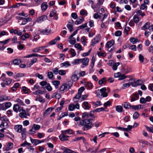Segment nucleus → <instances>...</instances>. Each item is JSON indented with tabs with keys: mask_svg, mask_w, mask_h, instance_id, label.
<instances>
[{
	"mask_svg": "<svg viewBox=\"0 0 153 153\" xmlns=\"http://www.w3.org/2000/svg\"><path fill=\"white\" fill-rule=\"evenodd\" d=\"M24 76V74L23 73H18L13 76L15 79H17L19 77H22Z\"/></svg>",
	"mask_w": 153,
	"mask_h": 153,
	"instance_id": "4c0bfd02",
	"label": "nucleus"
},
{
	"mask_svg": "<svg viewBox=\"0 0 153 153\" xmlns=\"http://www.w3.org/2000/svg\"><path fill=\"white\" fill-rule=\"evenodd\" d=\"M106 78L105 77H103L102 78L101 80L99 81L98 83L100 85H102L103 82H106Z\"/></svg>",
	"mask_w": 153,
	"mask_h": 153,
	"instance_id": "864d4df0",
	"label": "nucleus"
},
{
	"mask_svg": "<svg viewBox=\"0 0 153 153\" xmlns=\"http://www.w3.org/2000/svg\"><path fill=\"white\" fill-rule=\"evenodd\" d=\"M106 89L105 87L99 90L98 89L95 91V93L97 94L98 92H100L103 97H106L108 96V94L106 92Z\"/></svg>",
	"mask_w": 153,
	"mask_h": 153,
	"instance_id": "39448f33",
	"label": "nucleus"
},
{
	"mask_svg": "<svg viewBox=\"0 0 153 153\" xmlns=\"http://www.w3.org/2000/svg\"><path fill=\"white\" fill-rule=\"evenodd\" d=\"M94 19H97L98 18L100 19L101 15L98 14L97 13H94Z\"/></svg>",
	"mask_w": 153,
	"mask_h": 153,
	"instance_id": "69168bd1",
	"label": "nucleus"
},
{
	"mask_svg": "<svg viewBox=\"0 0 153 153\" xmlns=\"http://www.w3.org/2000/svg\"><path fill=\"white\" fill-rule=\"evenodd\" d=\"M31 20L32 19L30 17L25 18L22 20L21 25H25L26 24L27 22H30Z\"/></svg>",
	"mask_w": 153,
	"mask_h": 153,
	"instance_id": "5701e85b",
	"label": "nucleus"
},
{
	"mask_svg": "<svg viewBox=\"0 0 153 153\" xmlns=\"http://www.w3.org/2000/svg\"><path fill=\"white\" fill-rule=\"evenodd\" d=\"M61 133L63 134H72L73 131L71 129H68L66 130L62 131Z\"/></svg>",
	"mask_w": 153,
	"mask_h": 153,
	"instance_id": "393cba45",
	"label": "nucleus"
},
{
	"mask_svg": "<svg viewBox=\"0 0 153 153\" xmlns=\"http://www.w3.org/2000/svg\"><path fill=\"white\" fill-rule=\"evenodd\" d=\"M123 107L121 105H118L116 107V110L118 112L121 113L123 111Z\"/></svg>",
	"mask_w": 153,
	"mask_h": 153,
	"instance_id": "f704fd0d",
	"label": "nucleus"
},
{
	"mask_svg": "<svg viewBox=\"0 0 153 153\" xmlns=\"http://www.w3.org/2000/svg\"><path fill=\"white\" fill-rule=\"evenodd\" d=\"M139 114L137 112H135L133 114V118L134 119H137L139 116Z\"/></svg>",
	"mask_w": 153,
	"mask_h": 153,
	"instance_id": "49530a36",
	"label": "nucleus"
},
{
	"mask_svg": "<svg viewBox=\"0 0 153 153\" xmlns=\"http://www.w3.org/2000/svg\"><path fill=\"white\" fill-rule=\"evenodd\" d=\"M94 112V111H91L89 113L87 112H84L82 114V117L83 120H85L86 119H89V117L95 118L96 117L92 113Z\"/></svg>",
	"mask_w": 153,
	"mask_h": 153,
	"instance_id": "f03ea898",
	"label": "nucleus"
},
{
	"mask_svg": "<svg viewBox=\"0 0 153 153\" xmlns=\"http://www.w3.org/2000/svg\"><path fill=\"white\" fill-rule=\"evenodd\" d=\"M40 34L43 35H48L50 33L51 29L49 28H46L45 29H42L39 31Z\"/></svg>",
	"mask_w": 153,
	"mask_h": 153,
	"instance_id": "6e6552de",
	"label": "nucleus"
},
{
	"mask_svg": "<svg viewBox=\"0 0 153 153\" xmlns=\"http://www.w3.org/2000/svg\"><path fill=\"white\" fill-rule=\"evenodd\" d=\"M57 14L55 10H52L50 14V17H55V16Z\"/></svg>",
	"mask_w": 153,
	"mask_h": 153,
	"instance_id": "79ce46f5",
	"label": "nucleus"
},
{
	"mask_svg": "<svg viewBox=\"0 0 153 153\" xmlns=\"http://www.w3.org/2000/svg\"><path fill=\"white\" fill-rule=\"evenodd\" d=\"M69 39H70L69 40V42L71 44L74 45L76 41L75 38H69Z\"/></svg>",
	"mask_w": 153,
	"mask_h": 153,
	"instance_id": "3c124183",
	"label": "nucleus"
},
{
	"mask_svg": "<svg viewBox=\"0 0 153 153\" xmlns=\"http://www.w3.org/2000/svg\"><path fill=\"white\" fill-rule=\"evenodd\" d=\"M76 71H75L71 77V79L74 81H76L79 79V77H78L76 74Z\"/></svg>",
	"mask_w": 153,
	"mask_h": 153,
	"instance_id": "a878e982",
	"label": "nucleus"
},
{
	"mask_svg": "<svg viewBox=\"0 0 153 153\" xmlns=\"http://www.w3.org/2000/svg\"><path fill=\"white\" fill-rule=\"evenodd\" d=\"M45 88L48 91H51L52 90V87L49 83H48L47 84V85L45 87Z\"/></svg>",
	"mask_w": 153,
	"mask_h": 153,
	"instance_id": "a18cd8bd",
	"label": "nucleus"
},
{
	"mask_svg": "<svg viewBox=\"0 0 153 153\" xmlns=\"http://www.w3.org/2000/svg\"><path fill=\"white\" fill-rule=\"evenodd\" d=\"M126 77H127L124 74H120V75L119 76V80H122L125 79Z\"/></svg>",
	"mask_w": 153,
	"mask_h": 153,
	"instance_id": "338daca9",
	"label": "nucleus"
},
{
	"mask_svg": "<svg viewBox=\"0 0 153 153\" xmlns=\"http://www.w3.org/2000/svg\"><path fill=\"white\" fill-rule=\"evenodd\" d=\"M142 82V81L140 80H138L136 81H134L131 83V85L133 87H135L137 85H140Z\"/></svg>",
	"mask_w": 153,
	"mask_h": 153,
	"instance_id": "4468645a",
	"label": "nucleus"
},
{
	"mask_svg": "<svg viewBox=\"0 0 153 153\" xmlns=\"http://www.w3.org/2000/svg\"><path fill=\"white\" fill-rule=\"evenodd\" d=\"M52 83L55 86L56 89L58 88V86L60 84V82L59 81L55 80L52 82Z\"/></svg>",
	"mask_w": 153,
	"mask_h": 153,
	"instance_id": "bb28decb",
	"label": "nucleus"
},
{
	"mask_svg": "<svg viewBox=\"0 0 153 153\" xmlns=\"http://www.w3.org/2000/svg\"><path fill=\"white\" fill-rule=\"evenodd\" d=\"M0 120L1 121V123L0 125L1 128L7 127H8V124L7 122L8 121V119L6 116H4L1 117L0 119Z\"/></svg>",
	"mask_w": 153,
	"mask_h": 153,
	"instance_id": "7ed1b4c3",
	"label": "nucleus"
},
{
	"mask_svg": "<svg viewBox=\"0 0 153 153\" xmlns=\"http://www.w3.org/2000/svg\"><path fill=\"white\" fill-rule=\"evenodd\" d=\"M82 106L83 108L85 107V109L88 110L91 107V105H90L88 102H84L82 104Z\"/></svg>",
	"mask_w": 153,
	"mask_h": 153,
	"instance_id": "aec40b11",
	"label": "nucleus"
},
{
	"mask_svg": "<svg viewBox=\"0 0 153 153\" xmlns=\"http://www.w3.org/2000/svg\"><path fill=\"white\" fill-rule=\"evenodd\" d=\"M149 26L150 23L149 22H147L141 27V29L143 30H146L149 28Z\"/></svg>",
	"mask_w": 153,
	"mask_h": 153,
	"instance_id": "7c9ffc66",
	"label": "nucleus"
},
{
	"mask_svg": "<svg viewBox=\"0 0 153 153\" xmlns=\"http://www.w3.org/2000/svg\"><path fill=\"white\" fill-rule=\"evenodd\" d=\"M3 81L6 85H8L11 84L12 80L9 78H7L3 79Z\"/></svg>",
	"mask_w": 153,
	"mask_h": 153,
	"instance_id": "a211bd4d",
	"label": "nucleus"
},
{
	"mask_svg": "<svg viewBox=\"0 0 153 153\" xmlns=\"http://www.w3.org/2000/svg\"><path fill=\"white\" fill-rule=\"evenodd\" d=\"M75 108V105L74 104H70L68 107V110L70 111H73Z\"/></svg>",
	"mask_w": 153,
	"mask_h": 153,
	"instance_id": "ea45409f",
	"label": "nucleus"
},
{
	"mask_svg": "<svg viewBox=\"0 0 153 153\" xmlns=\"http://www.w3.org/2000/svg\"><path fill=\"white\" fill-rule=\"evenodd\" d=\"M120 64V63L119 62H116L113 65V68L114 70H116L117 69V66Z\"/></svg>",
	"mask_w": 153,
	"mask_h": 153,
	"instance_id": "09e8293b",
	"label": "nucleus"
},
{
	"mask_svg": "<svg viewBox=\"0 0 153 153\" xmlns=\"http://www.w3.org/2000/svg\"><path fill=\"white\" fill-rule=\"evenodd\" d=\"M139 61L141 62H144V57L143 55L141 54H140L139 56Z\"/></svg>",
	"mask_w": 153,
	"mask_h": 153,
	"instance_id": "680f3d73",
	"label": "nucleus"
},
{
	"mask_svg": "<svg viewBox=\"0 0 153 153\" xmlns=\"http://www.w3.org/2000/svg\"><path fill=\"white\" fill-rule=\"evenodd\" d=\"M74 47L79 51H81L83 50V49L82 48V46L79 43H77L75 44Z\"/></svg>",
	"mask_w": 153,
	"mask_h": 153,
	"instance_id": "c9c22d12",
	"label": "nucleus"
},
{
	"mask_svg": "<svg viewBox=\"0 0 153 153\" xmlns=\"http://www.w3.org/2000/svg\"><path fill=\"white\" fill-rule=\"evenodd\" d=\"M69 137V136L65 135V134H63L62 133V134L59 136V137L61 140L64 141L68 140V138Z\"/></svg>",
	"mask_w": 153,
	"mask_h": 153,
	"instance_id": "f8f14e48",
	"label": "nucleus"
},
{
	"mask_svg": "<svg viewBox=\"0 0 153 153\" xmlns=\"http://www.w3.org/2000/svg\"><path fill=\"white\" fill-rule=\"evenodd\" d=\"M19 112H20L19 114V116L20 117L22 118H27V116H29L30 114H27L26 111L24 110L23 109H21L19 110Z\"/></svg>",
	"mask_w": 153,
	"mask_h": 153,
	"instance_id": "0eeeda50",
	"label": "nucleus"
},
{
	"mask_svg": "<svg viewBox=\"0 0 153 153\" xmlns=\"http://www.w3.org/2000/svg\"><path fill=\"white\" fill-rule=\"evenodd\" d=\"M14 129L16 132L18 133H21L22 131V126L20 125H15L14 127Z\"/></svg>",
	"mask_w": 153,
	"mask_h": 153,
	"instance_id": "9d476101",
	"label": "nucleus"
},
{
	"mask_svg": "<svg viewBox=\"0 0 153 153\" xmlns=\"http://www.w3.org/2000/svg\"><path fill=\"white\" fill-rule=\"evenodd\" d=\"M84 20V18L82 17H80V18L77 19L75 22V24L76 25H79L81 24Z\"/></svg>",
	"mask_w": 153,
	"mask_h": 153,
	"instance_id": "cd10ccee",
	"label": "nucleus"
},
{
	"mask_svg": "<svg viewBox=\"0 0 153 153\" xmlns=\"http://www.w3.org/2000/svg\"><path fill=\"white\" fill-rule=\"evenodd\" d=\"M46 47V46H42L33 49L32 51L35 53L38 52L42 51L43 48H45Z\"/></svg>",
	"mask_w": 153,
	"mask_h": 153,
	"instance_id": "b1692460",
	"label": "nucleus"
},
{
	"mask_svg": "<svg viewBox=\"0 0 153 153\" xmlns=\"http://www.w3.org/2000/svg\"><path fill=\"white\" fill-rule=\"evenodd\" d=\"M13 111L16 112H18V111L20 110V107L19 105L18 104H15L13 105Z\"/></svg>",
	"mask_w": 153,
	"mask_h": 153,
	"instance_id": "2f4dec72",
	"label": "nucleus"
},
{
	"mask_svg": "<svg viewBox=\"0 0 153 153\" xmlns=\"http://www.w3.org/2000/svg\"><path fill=\"white\" fill-rule=\"evenodd\" d=\"M3 101H6L7 100H10V97L9 96H7L6 95H2Z\"/></svg>",
	"mask_w": 153,
	"mask_h": 153,
	"instance_id": "603ef678",
	"label": "nucleus"
},
{
	"mask_svg": "<svg viewBox=\"0 0 153 153\" xmlns=\"http://www.w3.org/2000/svg\"><path fill=\"white\" fill-rule=\"evenodd\" d=\"M52 97L59 99L61 97V95L57 92H55L53 94Z\"/></svg>",
	"mask_w": 153,
	"mask_h": 153,
	"instance_id": "c85d7f7f",
	"label": "nucleus"
},
{
	"mask_svg": "<svg viewBox=\"0 0 153 153\" xmlns=\"http://www.w3.org/2000/svg\"><path fill=\"white\" fill-rule=\"evenodd\" d=\"M122 32L120 30H117L115 33V35L116 36H120L122 34Z\"/></svg>",
	"mask_w": 153,
	"mask_h": 153,
	"instance_id": "774afa93",
	"label": "nucleus"
},
{
	"mask_svg": "<svg viewBox=\"0 0 153 153\" xmlns=\"http://www.w3.org/2000/svg\"><path fill=\"white\" fill-rule=\"evenodd\" d=\"M73 25L70 24H68L67 25V27L70 32H71L73 30Z\"/></svg>",
	"mask_w": 153,
	"mask_h": 153,
	"instance_id": "a19ab883",
	"label": "nucleus"
},
{
	"mask_svg": "<svg viewBox=\"0 0 153 153\" xmlns=\"http://www.w3.org/2000/svg\"><path fill=\"white\" fill-rule=\"evenodd\" d=\"M130 41L133 44H134L137 42L138 39H135L134 38H131L130 39Z\"/></svg>",
	"mask_w": 153,
	"mask_h": 153,
	"instance_id": "0e129e2a",
	"label": "nucleus"
},
{
	"mask_svg": "<svg viewBox=\"0 0 153 153\" xmlns=\"http://www.w3.org/2000/svg\"><path fill=\"white\" fill-rule=\"evenodd\" d=\"M100 35H98L96 36L91 41V45L93 46L96 44L98 43L100 40Z\"/></svg>",
	"mask_w": 153,
	"mask_h": 153,
	"instance_id": "1a4fd4ad",
	"label": "nucleus"
},
{
	"mask_svg": "<svg viewBox=\"0 0 153 153\" xmlns=\"http://www.w3.org/2000/svg\"><path fill=\"white\" fill-rule=\"evenodd\" d=\"M16 102H18L19 104L21 105H25V104L23 101L19 98H17L16 100Z\"/></svg>",
	"mask_w": 153,
	"mask_h": 153,
	"instance_id": "de8ad7c7",
	"label": "nucleus"
},
{
	"mask_svg": "<svg viewBox=\"0 0 153 153\" xmlns=\"http://www.w3.org/2000/svg\"><path fill=\"white\" fill-rule=\"evenodd\" d=\"M91 119H86L85 120H82L80 121L79 125L82 126H84L87 130L91 128L93 126L92 123Z\"/></svg>",
	"mask_w": 153,
	"mask_h": 153,
	"instance_id": "f257e3e1",
	"label": "nucleus"
},
{
	"mask_svg": "<svg viewBox=\"0 0 153 153\" xmlns=\"http://www.w3.org/2000/svg\"><path fill=\"white\" fill-rule=\"evenodd\" d=\"M59 74L63 76L65 74L66 71L63 70H60L59 71Z\"/></svg>",
	"mask_w": 153,
	"mask_h": 153,
	"instance_id": "4d7b16f0",
	"label": "nucleus"
},
{
	"mask_svg": "<svg viewBox=\"0 0 153 153\" xmlns=\"http://www.w3.org/2000/svg\"><path fill=\"white\" fill-rule=\"evenodd\" d=\"M82 60L81 59H75L71 62V64L73 65H78L81 63Z\"/></svg>",
	"mask_w": 153,
	"mask_h": 153,
	"instance_id": "412c9836",
	"label": "nucleus"
},
{
	"mask_svg": "<svg viewBox=\"0 0 153 153\" xmlns=\"http://www.w3.org/2000/svg\"><path fill=\"white\" fill-rule=\"evenodd\" d=\"M133 19L134 21L136 23H138L139 21V17L137 15H135L134 16Z\"/></svg>",
	"mask_w": 153,
	"mask_h": 153,
	"instance_id": "e433bc0d",
	"label": "nucleus"
},
{
	"mask_svg": "<svg viewBox=\"0 0 153 153\" xmlns=\"http://www.w3.org/2000/svg\"><path fill=\"white\" fill-rule=\"evenodd\" d=\"M21 62V60L20 59H15L13 61V63L15 65H19Z\"/></svg>",
	"mask_w": 153,
	"mask_h": 153,
	"instance_id": "58836bf2",
	"label": "nucleus"
},
{
	"mask_svg": "<svg viewBox=\"0 0 153 153\" xmlns=\"http://www.w3.org/2000/svg\"><path fill=\"white\" fill-rule=\"evenodd\" d=\"M37 135L39 138H41L44 137L45 134L44 133L38 132L37 133Z\"/></svg>",
	"mask_w": 153,
	"mask_h": 153,
	"instance_id": "052dcab7",
	"label": "nucleus"
},
{
	"mask_svg": "<svg viewBox=\"0 0 153 153\" xmlns=\"http://www.w3.org/2000/svg\"><path fill=\"white\" fill-rule=\"evenodd\" d=\"M82 61L81 63H82V65L85 66H87L88 65V62L89 61V59L86 57H85L83 59H81Z\"/></svg>",
	"mask_w": 153,
	"mask_h": 153,
	"instance_id": "f3484780",
	"label": "nucleus"
},
{
	"mask_svg": "<svg viewBox=\"0 0 153 153\" xmlns=\"http://www.w3.org/2000/svg\"><path fill=\"white\" fill-rule=\"evenodd\" d=\"M37 59L36 58H33L30 61V62L29 64V67H30L33 64L36 63L37 61Z\"/></svg>",
	"mask_w": 153,
	"mask_h": 153,
	"instance_id": "72a5a7b5",
	"label": "nucleus"
},
{
	"mask_svg": "<svg viewBox=\"0 0 153 153\" xmlns=\"http://www.w3.org/2000/svg\"><path fill=\"white\" fill-rule=\"evenodd\" d=\"M52 71L53 73L55 74H57L59 73V70L57 68L53 69Z\"/></svg>",
	"mask_w": 153,
	"mask_h": 153,
	"instance_id": "e2e57ef3",
	"label": "nucleus"
},
{
	"mask_svg": "<svg viewBox=\"0 0 153 153\" xmlns=\"http://www.w3.org/2000/svg\"><path fill=\"white\" fill-rule=\"evenodd\" d=\"M47 19V16L46 15H43L41 16L37 19V22L39 23H40L45 20H46Z\"/></svg>",
	"mask_w": 153,
	"mask_h": 153,
	"instance_id": "9b49d317",
	"label": "nucleus"
},
{
	"mask_svg": "<svg viewBox=\"0 0 153 153\" xmlns=\"http://www.w3.org/2000/svg\"><path fill=\"white\" fill-rule=\"evenodd\" d=\"M30 140L31 142L33 143H34L36 146L39 144L40 142L39 140L33 139L31 137H30Z\"/></svg>",
	"mask_w": 153,
	"mask_h": 153,
	"instance_id": "c756f323",
	"label": "nucleus"
},
{
	"mask_svg": "<svg viewBox=\"0 0 153 153\" xmlns=\"http://www.w3.org/2000/svg\"><path fill=\"white\" fill-rule=\"evenodd\" d=\"M114 42L113 40L108 41L106 45V47L108 48H110L114 45Z\"/></svg>",
	"mask_w": 153,
	"mask_h": 153,
	"instance_id": "6ab92c4d",
	"label": "nucleus"
},
{
	"mask_svg": "<svg viewBox=\"0 0 153 153\" xmlns=\"http://www.w3.org/2000/svg\"><path fill=\"white\" fill-rule=\"evenodd\" d=\"M12 104L10 102H7L5 103L4 106L6 109H7L11 107Z\"/></svg>",
	"mask_w": 153,
	"mask_h": 153,
	"instance_id": "13d9d810",
	"label": "nucleus"
},
{
	"mask_svg": "<svg viewBox=\"0 0 153 153\" xmlns=\"http://www.w3.org/2000/svg\"><path fill=\"white\" fill-rule=\"evenodd\" d=\"M70 52L71 53L72 57H74L76 55V53L74 49L71 48L70 49Z\"/></svg>",
	"mask_w": 153,
	"mask_h": 153,
	"instance_id": "37998d69",
	"label": "nucleus"
},
{
	"mask_svg": "<svg viewBox=\"0 0 153 153\" xmlns=\"http://www.w3.org/2000/svg\"><path fill=\"white\" fill-rule=\"evenodd\" d=\"M80 14L82 16L85 15L87 16L88 15V13L86 10L83 9L80 11Z\"/></svg>",
	"mask_w": 153,
	"mask_h": 153,
	"instance_id": "c03bdc74",
	"label": "nucleus"
},
{
	"mask_svg": "<svg viewBox=\"0 0 153 153\" xmlns=\"http://www.w3.org/2000/svg\"><path fill=\"white\" fill-rule=\"evenodd\" d=\"M13 143L11 142H9L8 143V145L4 149V151H9L13 148Z\"/></svg>",
	"mask_w": 153,
	"mask_h": 153,
	"instance_id": "ddd939ff",
	"label": "nucleus"
},
{
	"mask_svg": "<svg viewBox=\"0 0 153 153\" xmlns=\"http://www.w3.org/2000/svg\"><path fill=\"white\" fill-rule=\"evenodd\" d=\"M129 49H131L134 51H136L137 47L135 45H132L130 46H129Z\"/></svg>",
	"mask_w": 153,
	"mask_h": 153,
	"instance_id": "bf43d9fd",
	"label": "nucleus"
},
{
	"mask_svg": "<svg viewBox=\"0 0 153 153\" xmlns=\"http://www.w3.org/2000/svg\"><path fill=\"white\" fill-rule=\"evenodd\" d=\"M40 126L37 124H34L31 128L29 131V133L31 134H33L36 132V131L38 130L40 128Z\"/></svg>",
	"mask_w": 153,
	"mask_h": 153,
	"instance_id": "20e7f679",
	"label": "nucleus"
},
{
	"mask_svg": "<svg viewBox=\"0 0 153 153\" xmlns=\"http://www.w3.org/2000/svg\"><path fill=\"white\" fill-rule=\"evenodd\" d=\"M101 105H102V104L100 101H97L95 102L94 103V105L95 106V107H97Z\"/></svg>",
	"mask_w": 153,
	"mask_h": 153,
	"instance_id": "5fc2aeb1",
	"label": "nucleus"
},
{
	"mask_svg": "<svg viewBox=\"0 0 153 153\" xmlns=\"http://www.w3.org/2000/svg\"><path fill=\"white\" fill-rule=\"evenodd\" d=\"M145 127L147 130L150 132L153 133V127H149L147 126H145Z\"/></svg>",
	"mask_w": 153,
	"mask_h": 153,
	"instance_id": "6e6d98bb",
	"label": "nucleus"
},
{
	"mask_svg": "<svg viewBox=\"0 0 153 153\" xmlns=\"http://www.w3.org/2000/svg\"><path fill=\"white\" fill-rule=\"evenodd\" d=\"M70 88V85L68 83H65L63 84L60 87L59 89L60 92H63L67 91Z\"/></svg>",
	"mask_w": 153,
	"mask_h": 153,
	"instance_id": "423d86ee",
	"label": "nucleus"
},
{
	"mask_svg": "<svg viewBox=\"0 0 153 153\" xmlns=\"http://www.w3.org/2000/svg\"><path fill=\"white\" fill-rule=\"evenodd\" d=\"M48 76L49 79H52L53 76V72H49L48 73Z\"/></svg>",
	"mask_w": 153,
	"mask_h": 153,
	"instance_id": "8fccbe9b",
	"label": "nucleus"
},
{
	"mask_svg": "<svg viewBox=\"0 0 153 153\" xmlns=\"http://www.w3.org/2000/svg\"><path fill=\"white\" fill-rule=\"evenodd\" d=\"M53 108L51 107L48 108L46 110H45V112L43 114V115L44 116H46L49 115L51 112Z\"/></svg>",
	"mask_w": 153,
	"mask_h": 153,
	"instance_id": "dca6fc26",
	"label": "nucleus"
},
{
	"mask_svg": "<svg viewBox=\"0 0 153 153\" xmlns=\"http://www.w3.org/2000/svg\"><path fill=\"white\" fill-rule=\"evenodd\" d=\"M123 106V107L126 109H129L130 108L131 106L127 102H125L123 104H122Z\"/></svg>",
	"mask_w": 153,
	"mask_h": 153,
	"instance_id": "473e14b6",
	"label": "nucleus"
},
{
	"mask_svg": "<svg viewBox=\"0 0 153 153\" xmlns=\"http://www.w3.org/2000/svg\"><path fill=\"white\" fill-rule=\"evenodd\" d=\"M85 85L87 89L88 90L91 89L93 87L92 83L88 82H85Z\"/></svg>",
	"mask_w": 153,
	"mask_h": 153,
	"instance_id": "4be33fe9",
	"label": "nucleus"
},
{
	"mask_svg": "<svg viewBox=\"0 0 153 153\" xmlns=\"http://www.w3.org/2000/svg\"><path fill=\"white\" fill-rule=\"evenodd\" d=\"M48 5L46 2H43L41 5V8L42 11H45L47 9Z\"/></svg>",
	"mask_w": 153,
	"mask_h": 153,
	"instance_id": "2eb2a0df",
	"label": "nucleus"
}]
</instances>
